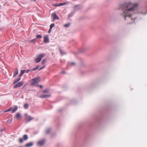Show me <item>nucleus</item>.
<instances>
[{"instance_id": "obj_2", "label": "nucleus", "mask_w": 147, "mask_h": 147, "mask_svg": "<svg viewBox=\"0 0 147 147\" xmlns=\"http://www.w3.org/2000/svg\"><path fill=\"white\" fill-rule=\"evenodd\" d=\"M40 81V77L35 78L32 79L31 81V84L32 86H35L36 84Z\"/></svg>"}, {"instance_id": "obj_14", "label": "nucleus", "mask_w": 147, "mask_h": 147, "mask_svg": "<svg viewBox=\"0 0 147 147\" xmlns=\"http://www.w3.org/2000/svg\"><path fill=\"white\" fill-rule=\"evenodd\" d=\"M16 117L18 119H19L21 117V115L19 113H18L16 115Z\"/></svg>"}, {"instance_id": "obj_12", "label": "nucleus", "mask_w": 147, "mask_h": 147, "mask_svg": "<svg viewBox=\"0 0 147 147\" xmlns=\"http://www.w3.org/2000/svg\"><path fill=\"white\" fill-rule=\"evenodd\" d=\"M33 145V144L32 142L28 143L26 144V147H30L32 146Z\"/></svg>"}, {"instance_id": "obj_5", "label": "nucleus", "mask_w": 147, "mask_h": 147, "mask_svg": "<svg viewBox=\"0 0 147 147\" xmlns=\"http://www.w3.org/2000/svg\"><path fill=\"white\" fill-rule=\"evenodd\" d=\"M28 139V137L27 135L25 134L23 136V138H20L19 139V142L20 143H22L23 142L24 140H27Z\"/></svg>"}, {"instance_id": "obj_28", "label": "nucleus", "mask_w": 147, "mask_h": 147, "mask_svg": "<svg viewBox=\"0 0 147 147\" xmlns=\"http://www.w3.org/2000/svg\"><path fill=\"white\" fill-rule=\"evenodd\" d=\"M31 71V69L27 70L26 71V72L27 73H28L29 72V71Z\"/></svg>"}, {"instance_id": "obj_26", "label": "nucleus", "mask_w": 147, "mask_h": 147, "mask_svg": "<svg viewBox=\"0 0 147 147\" xmlns=\"http://www.w3.org/2000/svg\"><path fill=\"white\" fill-rule=\"evenodd\" d=\"M25 71V70H22L21 71V74H23L24 73Z\"/></svg>"}, {"instance_id": "obj_36", "label": "nucleus", "mask_w": 147, "mask_h": 147, "mask_svg": "<svg viewBox=\"0 0 147 147\" xmlns=\"http://www.w3.org/2000/svg\"><path fill=\"white\" fill-rule=\"evenodd\" d=\"M20 147H21V146H20Z\"/></svg>"}, {"instance_id": "obj_30", "label": "nucleus", "mask_w": 147, "mask_h": 147, "mask_svg": "<svg viewBox=\"0 0 147 147\" xmlns=\"http://www.w3.org/2000/svg\"><path fill=\"white\" fill-rule=\"evenodd\" d=\"M51 29H51V28H50V29H49V31H48V32L49 33H50L51 32Z\"/></svg>"}, {"instance_id": "obj_34", "label": "nucleus", "mask_w": 147, "mask_h": 147, "mask_svg": "<svg viewBox=\"0 0 147 147\" xmlns=\"http://www.w3.org/2000/svg\"><path fill=\"white\" fill-rule=\"evenodd\" d=\"M58 4H55L53 5L56 6H57V5H58Z\"/></svg>"}, {"instance_id": "obj_15", "label": "nucleus", "mask_w": 147, "mask_h": 147, "mask_svg": "<svg viewBox=\"0 0 147 147\" xmlns=\"http://www.w3.org/2000/svg\"><path fill=\"white\" fill-rule=\"evenodd\" d=\"M24 107L25 109H28V108L29 105L28 104H25L24 105Z\"/></svg>"}, {"instance_id": "obj_3", "label": "nucleus", "mask_w": 147, "mask_h": 147, "mask_svg": "<svg viewBox=\"0 0 147 147\" xmlns=\"http://www.w3.org/2000/svg\"><path fill=\"white\" fill-rule=\"evenodd\" d=\"M45 56V54H41L38 56V57L35 59V61L36 63H38L40 62L42 58L44 57Z\"/></svg>"}, {"instance_id": "obj_18", "label": "nucleus", "mask_w": 147, "mask_h": 147, "mask_svg": "<svg viewBox=\"0 0 147 147\" xmlns=\"http://www.w3.org/2000/svg\"><path fill=\"white\" fill-rule=\"evenodd\" d=\"M66 4V3H60L58 4V5H57L60 6L64 5H65Z\"/></svg>"}, {"instance_id": "obj_33", "label": "nucleus", "mask_w": 147, "mask_h": 147, "mask_svg": "<svg viewBox=\"0 0 147 147\" xmlns=\"http://www.w3.org/2000/svg\"><path fill=\"white\" fill-rule=\"evenodd\" d=\"M39 86L41 88H42V85H40Z\"/></svg>"}, {"instance_id": "obj_25", "label": "nucleus", "mask_w": 147, "mask_h": 147, "mask_svg": "<svg viewBox=\"0 0 147 147\" xmlns=\"http://www.w3.org/2000/svg\"><path fill=\"white\" fill-rule=\"evenodd\" d=\"M50 129H47L46 131V133L47 134L48 133L50 132Z\"/></svg>"}, {"instance_id": "obj_11", "label": "nucleus", "mask_w": 147, "mask_h": 147, "mask_svg": "<svg viewBox=\"0 0 147 147\" xmlns=\"http://www.w3.org/2000/svg\"><path fill=\"white\" fill-rule=\"evenodd\" d=\"M18 73V69H16L15 70V72L14 73V74L13 75V77H15Z\"/></svg>"}, {"instance_id": "obj_10", "label": "nucleus", "mask_w": 147, "mask_h": 147, "mask_svg": "<svg viewBox=\"0 0 147 147\" xmlns=\"http://www.w3.org/2000/svg\"><path fill=\"white\" fill-rule=\"evenodd\" d=\"M49 39L47 36H45L44 37L43 42H48Z\"/></svg>"}, {"instance_id": "obj_27", "label": "nucleus", "mask_w": 147, "mask_h": 147, "mask_svg": "<svg viewBox=\"0 0 147 147\" xmlns=\"http://www.w3.org/2000/svg\"><path fill=\"white\" fill-rule=\"evenodd\" d=\"M36 39H34L30 40V42H34L35 40Z\"/></svg>"}, {"instance_id": "obj_16", "label": "nucleus", "mask_w": 147, "mask_h": 147, "mask_svg": "<svg viewBox=\"0 0 147 147\" xmlns=\"http://www.w3.org/2000/svg\"><path fill=\"white\" fill-rule=\"evenodd\" d=\"M20 79H21V78H19L17 80H15L14 81L13 84H15L17 83V82H19L20 81Z\"/></svg>"}, {"instance_id": "obj_20", "label": "nucleus", "mask_w": 147, "mask_h": 147, "mask_svg": "<svg viewBox=\"0 0 147 147\" xmlns=\"http://www.w3.org/2000/svg\"><path fill=\"white\" fill-rule=\"evenodd\" d=\"M55 24H51L50 26V28L51 29H52V28L55 26Z\"/></svg>"}, {"instance_id": "obj_23", "label": "nucleus", "mask_w": 147, "mask_h": 147, "mask_svg": "<svg viewBox=\"0 0 147 147\" xmlns=\"http://www.w3.org/2000/svg\"><path fill=\"white\" fill-rule=\"evenodd\" d=\"M47 61V60L46 59H44L42 61V64H45Z\"/></svg>"}, {"instance_id": "obj_9", "label": "nucleus", "mask_w": 147, "mask_h": 147, "mask_svg": "<svg viewBox=\"0 0 147 147\" xmlns=\"http://www.w3.org/2000/svg\"><path fill=\"white\" fill-rule=\"evenodd\" d=\"M45 142L44 140H42L38 141L37 143V144L38 146H41L43 145Z\"/></svg>"}, {"instance_id": "obj_8", "label": "nucleus", "mask_w": 147, "mask_h": 147, "mask_svg": "<svg viewBox=\"0 0 147 147\" xmlns=\"http://www.w3.org/2000/svg\"><path fill=\"white\" fill-rule=\"evenodd\" d=\"M51 15L53 18V20L55 19L59 20V19L58 16H57L55 13H53Z\"/></svg>"}, {"instance_id": "obj_29", "label": "nucleus", "mask_w": 147, "mask_h": 147, "mask_svg": "<svg viewBox=\"0 0 147 147\" xmlns=\"http://www.w3.org/2000/svg\"><path fill=\"white\" fill-rule=\"evenodd\" d=\"M45 67V66H44V67H41L39 69V70H40L42 69H43V68H44Z\"/></svg>"}, {"instance_id": "obj_17", "label": "nucleus", "mask_w": 147, "mask_h": 147, "mask_svg": "<svg viewBox=\"0 0 147 147\" xmlns=\"http://www.w3.org/2000/svg\"><path fill=\"white\" fill-rule=\"evenodd\" d=\"M13 119L12 118H11L10 119H9L7 121V123H11Z\"/></svg>"}, {"instance_id": "obj_7", "label": "nucleus", "mask_w": 147, "mask_h": 147, "mask_svg": "<svg viewBox=\"0 0 147 147\" xmlns=\"http://www.w3.org/2000/svg\"><path fill=\"white\" fill-rule=\"evenodd\" d=\"M23 84V83L22 82H20L14 86V88H16L18 87H20L22 86Z\"/></svg>"}, {"instance_id": "obj_32", "label": "nucleus", "mask_w": 147, "mask_h": 147, "mask_svg": "<svg viewBox=\"0 0 147 147\" xmlns=\"http://www.w3.org/2000/svg\"><path fill=\"white\" fill-rule=\"evenodd\" d=\"M23 75V74H22L21 73H20V75H19V76L20 77H21V76H22Z\"/></svg>"}, {"instance_id": "obj_1", "label": "nucleus", "mask_w": 147, "mask_h": 147, "mask_svg": "<svg viewBox=\"0 0 147 147\" xmlns=\"http://www.w3.org/2000/svg\"><path fill=\"white\" fill-rule=\"evenodd\" d=\"M138 5L137 4H133L130 3H124L121 5V8L125 10L123 15L124 17L125 20L127 19L129 20L128 24H131L134 21V19L131 18V15L129 14V12L133 11Z\"/></svg>"}, {"instance_id": "obj_31", "label": "nucleus", "mask_w": 147, "mask_h": 147, "mask_svg": "<svg viewBox=\"0 0 147 147\" xmlns=\"http://www.w3.org/2000/svg\"><path fill=\"white\" fill-rule=\"evenodd\" d=\"M60 50V53H61L63 55V52H62V51H61V49H59Z\"/></svg>"}, {"instance_id": "obj_22", "label": "nucleus", "mask_w": 147, "mask_h": 147, "mask_svg": "<svg viewBox=\"0 0 147 147\" xmlns=\"http://www.w3.org/2000/svg\"><path fill=\"white\" fill-rule=\"evenodd\" d=\"M49 91V90L47 89H45L43 91V92L45 93H47Z\"/></svg>"}, {"instance_id": "obj_19", "label": "nucleus", "mask_w": 147, "mask_h": 147, "mask_svg": "<svg viewBox=\"0 0 147 147\" xmlns=\"http://www.w3.org/2000/svg\"><path fill=\"white\" fill-rule=\"evenodd\" d=\"M38 68H39V66H38L37 67H36L32 69H31V71L36 70H37V69H38Z\"/></svg>"}, {"instance_id": "obj_24", "label": "nucleus", "mask_w": 147, "mask_h": 147, "mask_svg": "<svg viewBox=\"0 0 147 147\" xmlns=\"http://www.w3.org/2000/svg\"><path fill=\"white\" fill-rule=\"evenodd\" d=\"M70 25V24H66L64 25V26L65 27H69Z\"/></svg>"}, {"instance_id": "obj_21", "label": "nucleus", "mask_w": 147, "mask_h": 147, "mask_svg": "<svg viewBox=\"0 0 147 147\" xmlns=\"http://www.w3.org/2000/svg\"><path fill=\"white\" fill-rule=\"evenodd\" d=\"M36 38H42V36L41 35H37L36 36Z\"/></svg>"}, {"instance_id": "obj_13", "label": "nucleus", "mask_w": 147, "mask_h": 147, "mask_svg": "<svg viewBox=\"0 0 147 147\" xmlns=\"http://www.w3.org/2000/svg\"><path fill=\"white\" fill-rule=\"evenodd\" d=\"M50 96V95H42L40 97L41 98H45L49 97Z\"/></svg>"}, {"instance_id": "obj_35", "label": "nucleus", "mask_w": 147, "mask_h": 147, "mask_svg": "<svg viewBox=\"0 0 147 147\" xmlns=\"http://www.w3.org/2000/svg\"><path fill=\"white\" fill-rule=\"evenodd\" d=\"M71 64H72V65H75V63H73H73H71Z\"/></svg>"}, {"instance_id": "obj_4", "label": "nucleus", "mask_w": 147, "mask_h": 147, "mask_svg": "<svg viewBox=\"0 0 147 147\" xmlns=\"http://www.w3.org/2000/svg\"><path fill=\"white\" fill-rule=\"evenodd\" d=\"M18 109V107L17 106H15L13 108L12 107H10L6 111H4V112H7L8 111H12V113H13L15 112Z\"/></svg>"}, {"instance_id": "obj_6", "label": "nucleus", "mask_w": 147, "mask_h": 147, "mask_svg": "<svg viewBox=\"0 0 147 147\" xmlns=\"http://www.w3.org/2000/svg\"><path fill=\"white\" fill-rule=\"evenodd\" d=\"M25 119L27 121L29 122L33 119V118L32 117L28 115L27 114L25 115Z\"/></svg>"}]
</instances>
